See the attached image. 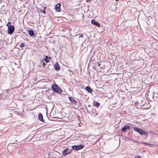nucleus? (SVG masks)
<instances>
[{
  "label": "nucleus",
  "mask_w": 158,
  "mask_h": 158,
  "mask_svg": "<svg viewBox=\"0 0 158 158\" xmlns=\"http://www.w3.org/2000/svg\"><path fill=\"white\" fill-rule=\"evenodd\" d=\"M17 144L16 143L9 144L7 146V149L9 152H13L16 148Z\"/></svg>",
  "instance_id": "f257e3e1"
},
{
  "label": "nucleus",
  "mask_w": 158,
  "mask_h": 158,
  "mask_svg": "<svg viewBox=\"0 0 158 158\" xmlns=\"http://www.w3.org/2000/svg\"><path fill=\"white\" fill-rule=\"evenodd\" d=\"M52 88L54 91L59 93H60L62 92V90L59 88L58 86L56 84L53 85L52 87Z\"/></svg>",
  "instance_id": "f03ea898"
},
{
  "label": "nucleus",
  "mask_w": 158,
  "mask_h": 158,
  "mask_svg": "<svg viewBox=\"0 0 158 158\" xmlns=\"http://www.w3.org/2000/svg\"><path fill=\"white\" fill-rule=\"evenodd\" d=\"M134 130L136 131L137 132H139L141 135H148V133L140 129L137 128L136 127H134Z\"/></svg>",
  "instance_id": "7ed1b4c3"
},
{
  "label": "nucleus",
  "mask_w": 158,
  "mask_h": 158,
  "mask_svg": "<svg viewBox=\"0 0 158 158\" xmlns=\"http://www.w3.org/2000/svg\"><path fill=\"white\" fill-rule=\"evenodd\" d=\"M15 31V27L14 26L10 25V26L8 27L7 32L9 34H12Z\"/></svg>",
  "instance_id": "20e7f679"
},
{
  "label": "nucleus",
  "mask_w": 158,
  "mask_h": 158,
  "mask_svg": "<svg viewBox=\"0 0 158 158\" xmlns=\"http://www.w3.org/2000/svg\"><path fill=\"white\" fill-rule=\"evenodd\" d=\"M84 146L82 145H74L72 146V148L75 150H78L79 149H81L83 148Z\"/></svg>",
  "instance_id": "39448f33"
},
{
  "label": "nucleus",
  "mask_w": 158,
  "mask_h": 158,
  "mask_svg": "<svg viewBox=\"0 0 158 158\" xmlns=\"http://www.w3.org/2000/svg\"><path fill=\"white\" fill-rule=\"evenodd\" d=\"M72 151V149H69L68 148H67L63 151V153L64 155L66 156L71 152Z\"/></svg>",
  "instance_id": "423d86ee"
},
{
  "label": "nucleus",
  "mask_w": 158,
  "mask_h": 158,
  "mask_svg": "<svg viewBox=\"0 0 158 158\" xmlns=\"http://www.w3.org/2000/svg\"><path fill=\"white\" fill-rule=\"evenodd\" d=\"M130 129V126L128 125H126L122 129V131H124L126 130L129 131Z\"/></svg>",
  "instance_id": "0eeeda50"
},
{
  "label": "nucleus",
  "mask_w": 158,
  "mask_h": 158,
  "mask_svg": "<svg viewBox=\"0 0 158 158\" xmlns=\"http://www.w3.org/2000/svg\"><path fill=\"white\" fill-rule=\"evenodd\" d=\"M61 5L60 4L58 3L56 5L55 7V9L56 10L57 12H59L60 11V6Z\"/></svg>",
  "instance_id": "6e6552de"
},
{
  "label": "nucleus",
  "mask_w": 158,
  "mask_h": 158,
  "mask_svg": "<svg viewBox=\"0 0 158 158\" xmlns=\"http://www.w3.org/2000/svg\"><path fill=\"white\" fill-rule=\"evenodd\" d=\"M91 23L92 24L94 25H96L98 27H99L100 26V24L98 23L97 22L95 21L94 19H93V20H91Z\"/></svg>",
  "instance_id": "1a4fd4ad"
},
{
  "label": "nucleus",
  "mask_w": 158,
  "mask_h": 158,
  "mask_svg": "<svg viewBox=\"0 0 158 158\" xmlns=\"http://www.w3.org/2000/svg\"><path fill=\"white\" fill-rule=\"evenodd\" d=\"M54 68L56 70H59L60 69V68L59 66V65L57 63L55 64L54 65Z\"/></svg>",
  "instance_id": "9d476101"
},
{
  "label": "nucleus",
  "mask_w": 158,
  "mask_h": 158,
  "mask_svg": "<svg viewBox=\"0 0 158 158\" xmlns=\"http://www.w3.org/2000/svg\"><path fill=\"white\" fill-rule=\"evenodd\" d=\"M69 98L72 102L75 104H76L77 102L76 100L73 98L72 97H69Z\"/></svg>",
  "instance_id": "9b49d317"
},
{
  "label": "nucleus",
  "mask_w": 158,
  "mask_h": 158,
  "mask_svg": "<svg viewBox=\"0 0 158 158\" xmlns=\"http://www.w3.org/2000/svg\"><path fill=\"white\" fill-rule=\"evenodd\" d=\"M85 90L90 93H91L92 92V90L90 87H85Z\"/></svg>",
  "instance_id": "f8f14e48"
},
{
  "label": "nucleus",
  "mask_w": 158,
  "mask_h": 158,
  "mask_svg": "<svg viewBox=\"0 0 158 158\" xmlns=\"http://www.w3.org/2000/svg\"><path fill=\"white\" fill-rule=\"evenodd\" d=\"M38 118L39 120L41 121H44L43 116L40 113L39 114Z\"/></svg>",
  "instance_id": "ddd939ff"
},
{
  "label": "nucleus",
  "mask_w": 158,
  "mask_h": 158,
  "mask_svg": "<svg viewBox=\"0 0 158 158\" xmlns=\"http://www.w3.org/2000/svg\"><path fill=\"white\" fill-rule=\"evenodd\" d=\"M51 59L50 57H48L47 56H46V57L44 59V60L46 63H48L49 62V60Z\"/></svg>",
  "instance_id": "4468645a"
},
{
  "label": "nucleus",
  "mask_w": 158,
  "mask_h": 158,
  "mask_svg": "<svg viewBox=\"0 0 158 158\" xmlns=\"http://www.w3.org/2000/svg\"><path fill=\"white\" fill-rule=\"evenodd\" d=\"M28 33L30 35L32 36L34 35V32L33 31L31 30H30L28 31Z\"/></svg>",
  "instance_id": "2eb2a0df"
},
{
  "label": "nucleus",
  "mask_w": 158,
  "mask_h": 158,
  "mask_svg": "<svg viewBox=\"0 0 158 158\" xmlns=\"http://www.w3.org/2000/svg\"><path fill=\"white\" fill-rule=\"evenodd\" d=\"M26 45V44H25V43H22V44H20V47L21 48H23Z\"/></svg>",
  "instance_id": "dca6fc26"
},
{
  "label": "nucleus",
  "mask_w": 158,
  "mask_h": 158,
  "mask_svg": "<svg viewBox=\"0 0 158 158\" xmlns=\"http://www.w3.org/2000/svg\"><path fill=\"white\" fill-rule=\"evenodd\" d=\"M142 143L143 144H145L148 145H149L150 146H152L153 145V144H151L148 143H146L143 142Z\"/></svg>",
  "instance_id": "f3484780"
},
{
  "label": "nucleus",
  "mask_w": 158,
  "mask_h": 158,
  "mask_svg": "<svg viewBox=\"0 0 158 158\" xmlns=\"http://www.w3.org/2000/svg\"><path fill=\"white\" fill-rule=\"evenodd\" d=\"M11 24V22H8L7 24H6V26L8 27V26H10V25Z\"/></svg>",
  "instance_id": "a211bd4d"
},
{
  "label": "nucleus",
  "mask_w": 158,
  "mask_h": 158,
  "mask_svg": "<svg viewBox=\"0 0 158 158\" xmlns=\"http://www.w3.org/2000/svg\"><path fill=\"white\" fill-rule=\"evenodd\" d=\"M39 10L41 12H43L44 13H45V10L43 11L40 9H39Z\"/></svg>",
  "instance_id": "6ab92c4d"
},
{
  "label": "nucleus",
  "mask_w": 158,
  "mask_h": 158,
  "mask_svg": "<svg viewBox=\"0 0 158 158\" xmlns=\"http://www.w3.org/2000/svg\"><path fill=\"white\" fill-rule=\"evenodd\" d=\"M95 105L97 106H98L99 105V103L98 102H96V103L95 104Z\"/></svg>",
  "instance_id": "aec40b11"
},
{
  "label": "nucleus",
  "mask_w": 158,
  "mask_h": 158,
  "mask_svg": "<svg viewBox=\"0 0 158 158\" xmlns=\"http://www.w3.org/2000/svg\"><path fill=\"white\" fill-rule=\"evenodd\" d=\"M83 37V35L82 34H81L79 36V37Z\"/></svg>",
  "instance_id": "412c9836"
},
{
  "label": "nucleus",
  "mask_w": 158,
  "mask_h": 158,
  "mask_svg": "<svg viewBox=\"0 0 158 158\" xmlns=\"http://www.w3.org/2000/svg\"><path fill=\"white\" fill-rule=\"evenodd\" d=\"M91 1V0H86V2H90Z\"/></svg>",
  "instance_id": "4be33fe9"
},
{
  "label": "nucleus",
  "mask_w": 158,
  "mask_h": 158,
  "mask_svg": "<svg viewBox=\"0 0 158 158\" xmlns=\"http://www.w3.org/2000/svg\"><path fill=\"white\" fill-rule=\"evenodd\" d=\"M139 156H137L136 157H135V158H139Z\"/></svg>",
  "instance_id": "5701e85b"
},
{
  "label": "nucleus",
  "mask_w": 158,
  "mask_h": 158,
  "mask_svg": "<svg viewBox=\"0 0 158 158\" xmlns=\"http://www.w3.org/2000/svg\"><path fill=\"white\" fill-rule=\"evenodd\" d=\"M46 64H45L44 63V64H43V66H44V67H45V66H46Z\"/></svg>",
  "instance_id": "b1692460"
},
{
  "label": "nucleus",
  "mask_w": 158,
  "mask_h": 158,
  "mask_svg": "<svg viewBox=\"0 0 158 158\" xmlns=\"http://www.w3.org/2000/svg\"><path fill=\"white\" fill-rule=\"evenodd\" d=\"M100 66V64H98V66Z\"/></svg>",
  "instance_id": "393cba45"
},
{
  "label": "nucleus",
  "mask_w": 158,
  "mask_h": 158,
  "mask_svg": "<svg viewBox=\"0 0 158 158\" xmlns=\"http://www.w3.org/2000/svg\"><path fill=\"white\" fill-rule=\"evenodd\" d=\"M115 0L116 1H118L119 0Z\"/></svg>",
  "instance_id": "a878e982"
}]
</instances>
